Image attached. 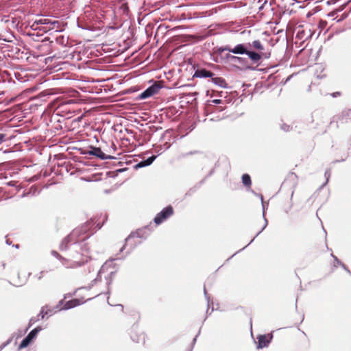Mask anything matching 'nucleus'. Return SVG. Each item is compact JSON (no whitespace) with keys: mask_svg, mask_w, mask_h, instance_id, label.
Returning a JSON list of instances; mask_svg holds the SVG:
<instances>
[{"mask_svg":"<svg viewBox=\"0 0 351 351\" xmlns=\"http://www.w3.org/2000/svg\"><path fill=\"white\" fill-rule=\"evenodd\" d=\"M101 227L100 223H97L95 218L90 219L81 226L75 228L63 239L60 244V250H66L70 243H76L86 240L93 234V232L100 229Z\"/></svg>","mask_w":351,"mask_h":351,"instance_id":"f257e3e1","label":"nucleus"},{"mask_svg":"<svg viewBox=\"0 0 351 351\" xmlns=\"http://www.w3.org/2000/svg\"><path fill=\"white\" fill-rule=\"evenodd\" d=\"M219 51L220 52L227 51L235 54H246L254 62H258L262 58L267 59L269 58V54L267 53L259 54L249 50L247 46L245 44H238L233 48L230 46H225L219 48Z\"/></svg>","mask_w":351,"mask_h":351,"instance_id":"f03ea898","label":"nucleus"},{"mask_svg":"<svg viewBox=\"0 0 351 351\" xmlns=\"http://www.w3.org/2000/svg\"><path fill=\"white\" fill-rule=\"evenodd\" d=\"M51 254L59 259L62 265L67 268H74L83 265L84 263L87 262V256L82 257L81 259L78 260L77 258L74 257L73 260H70L62 256L58 252L56 251H52Z\"/></svg>","mask_w":351,"mask_h":351,"instance_id":"7ed1b4c3","label":"nucleus"},{"mask_svg":"<svg viewBox=\"0 0 351 351\" xmlns=\"http://www.w3.org/2000/svg\"><path fill=\"white\" fill-rule=\"evenodd\" d=\"M173 214V208L171 206H168L161 210L155 217L154 221L156 224L159 225L168 219L170 216Z\"/></svg>","mask_w":351,"mask_h":351,"instance_id":"20e7f679","label":"nucleus"},{"mask_svg":"<svg viewBox=\"0 0 351 351\" xmlns=\"http://www.w3.org/2000/svg\"><path fill=\"white\" fill-rule=\"evenodd\" d=\"M161 87L162 86L158 84V82H156L152 86L148 87L145 90H144L139 95V98L141 99H144L150 97L158 93Z\"/></svg>","mask_w":351,"mask_h":351,"instance_id":"39448f33","label":"nucleus"},{"mask_svg":"<svg viewBox=\"0 0 351 351\" xmlns=\"http://www.w3.org/2000/svg\"><path fill=\"white\" fill-rule=\"evenodd\" d=\"M60 305H57L55 307H50L49 306H43L40 311V315L42 319H44L45 317L51 316L53 314L61 311Z\"/></svg>","mask_w":351,"mask_h":351,"instance_id":"423d86ee","label":"nucleus"},{"mask_svg":"<svg viewBox=\"0 0 351 351\" xmlns=\"http://www.w3.org/2000/svg\"><path fill=\"white\" fill-rule=\"evenodd\" d=\"M84 302L85 300L82 299H73L65 302H64L63 300H61L60 302V305L61 306L62 310H66L82 304Z\"/></svg>","mask_w":351,"mask_h":351,"instance_id":"0eeeda50","label":"nucleus"},{"mask_svg":"<svg viewBox=\"0 0 351 351\" xmlns=\"http://www.w3.org/2000/svg\"><path fill=\"white\" fill-rule=\"evenodd\" d=\"M130 335L131 339L134 342L137 343H145V335L143 332L138 331L136 328H132L130 331Z\"/></svg>","mask_w":351,"mask_h":351,"instance_id":"6e6552de","label":"nucleus"},{"mask_svg":"<svg viewBox=\"0 0 351 351\" xmlns=\"http://www.w3.org/2000/svg\"><path fill=\"white\" fill-rule=\"evenodd\" d=\"M258 348H263L267 347L272 339V335H259L258 337Z\"/></svg>","mask_w":351,"mask_h":351,"instance_id":"1a4fd4ad","label":"nucleus"},{"mask_svg":"<svg viewBox=\"0 0 351 351\" xmlns=\"http://www.w3.org/2000/svg\"><path fill=\"white\" fill-rule=\"evenodd\" d=\"M89 154L90 155L95 156L102 160L114 158V157L104 154L99 147H93L91 151L89 152Z\"/></svg>","mask_w":351,"mask_h":351,"instance_id":"9d476101","label":"nucleus"},{"mask_svg":"<svg viewBox=\"0 0 351 351\" xmlns=\"http://www.w3.org/2000/svg\"><path fill=\"white\" fill-rule=\"evenodd\" d=\"M250 47H252L254 49L257 50L258 52H256V53H269V56H271V51H265L264 46L262 45L261 42L259 40H256L252 42V44H249Z\"/></svg>","mask_w":351,"mask_h":351,"instance_id":"9b49d317","label":"nucleus"},{"mask_svg":"<svg viewBox=\"0 0 351 351\" xmlns=\"http://www.w3.org/2000/svg\"><path fill=\"white\" fill-rule=\"evenodd\" d=\"M42 29L47 32L49 30L56 29V31H61V24L58 21H49L47 26L42 27Z\"/></svg>","mask_w":351,"mask_h":351,"instance_id":"f8f14e48","label":"nucleus"},{"mask_svg":"<svg viewBox=\"0 0 351 351\" xmlns=\"http://www.w3.org/2000/svg\"><path fill=\"white\" fill-rule=\"evenodd\" d=\"M213 75L214 74L211 71H207L206 69L197 70L195 72V75L197 77H212L213 76Z\"/></svg>","mask_w":351,"mask_h":351,"instance_id":"ddd939ff","label":"nucleus"},{"mask_svg":"<svg viewBox=\"0 0 351 351\" xmlns=\"http://www.w3.org/2000/svg\"><path fill=\"white\" fill-rule=\"evenodd\" d=\"M211 81L214 84H217V85H218V86H219L221 87H226V82L225 80L223 78L221 77H212Z\"/></svg>","mask_w":351,"mask_h":351,"instance_id":"4468645a","label":"nucleus"},{"mask_svg":"<svg viewBox=\"0 0 351 351\" xmlns=\"http://www.w3.org/2000/svg\"><path fill=\"white\" fill-rule=\"evenodd\" d=\"M156 158V156H152L148 158L147 160L141 161V162H139L137 165V166L140 167L148 166V165H151L154 162V160H155Z\"/></svg>","mask_w":351,"mask_h":351,"instance_id":"2eb2a0df","label":"nucleus"},{"mask_svg":"<svg viewBox=\"0 0 351 351\" xmlns=\"http://www.w3.org/2000/svg\"><path fill=\"white\" fill-rule=\"evenodd\" d=\"M32 342V341L27 336L19 346V350L27 348Z\"/></svg>","mask_w":351,"mask_h":351,"instance_id":"dca6fc26","label":"nucleus"},{"mask_svg":"<svg viewBox=\"0 0 351 351\" xmlns=\"http://www.w3.org/2000/svg\"><path fill=\"white\" fill-rule=\"evenodd\" d=\"M242 182L246 186H250L252 184L250 176L245 173L242 176Z\"/></svg>","mask_w":351,"mask_h":351,"instance_id":"f3484780","label":"nucleus"},{"mask_svg":"<svg viewBox=\"0 0 351 351\" xmlns=\"http://www.w3.org/2000/svg\"><path fill=\"white\" fill-rule=\"evenodd\" d=\"M40 330V328H36L32 330L28 335L27 337L33 341V340L36 337L38 332Z\"/></svg>","mask_w":351,"mask_h":351,"instance_id":"a211bd4d","label":"nucleus"},{"mask_svg":"<svg viewBox=\"0 0 351 351\" xmlns=\"http://www.w3.org/2000/svg\"><path fill=\"white\" fill-rule=\"evenodd\" d=\"M50 19L47 18H43L38 20V23H40V25H45L46 26L49 24Z\"/></svg>","mask_w":351,"mask_h":351,"instance_id":"6ab92c4d","label":"nucleus"},{"mask_svg":"<svg viewBox=\"0 0 351 351\" xmlns=\"http://www.w3.org/2000/svg\"><path fill=\"white\" fill-rule=\"evenodd\" d=\"M38 25H40V23H38V20H36L33 24L31 25V28L34 29V30H36V29H42V28H40L38 27Z\"/></svg>","mask_w":351,"mask_h":351,"instance_id":"aec40b11","label":"nucleus"},{"mask_svg":"<svg viewBox=\"0 0 351 351\" xmlns=\"http://www.w3.org/2000/svg\"><path fill=\"white\" fill-rule=\"evenodd\" d=\"M131 313H132L131 315L134 317V320L138 322L139 320V319H140L139 313L137 311H132Z\"/></svg>","mask_w":351,"mask_h":351,"instance_id":"412c9836","label":"nucleus"},{"mask_svg":"<svg viewBox=\"0 0 351 351\" xmlns=\"http://www.w3.org/2000/svg\"><path fill=\"white\" fill-rule=\"evenodd\" d=\"M343 116L351 119V109H348L343 112Z\"/></svg>","mask_w":351,"mask_h":351,"instance_id":"4be33fe9","label":"nucleus"},{"mask_svg":"<svg viewBox=\"0 0 351 351\" xmlns=\"http://www.w3.org/2000/svg\"><path fill=\"white\" fill-rule=\"evenodd\" d=\"M57 43L64 45V37L63 36H60L56 38Z\"/></svg>","mask_w":351,"mask_h":351,"instance_id":"5701e85b","label":"nucleus"},{"mask_svg":"<svg viewBox=\"0 0 351 351\" xmlns=\"http://www.w3.org/2000/svg\"><path fill=\"white\" fill-rule=\"evenodd\" d=\"M5 139V134H0V143L3 142Z\"/></svg>","mask_w":351,"mask_h":351,"instance_id":"b1692460","label":"nucleus"},{"mask_svg":"<svg viewBox=\"0 0 351 351\" xmlns=\"http://www.w3.org/2000/svg\"><path fill=\"white\" fill-rule=\"evenodd\" d=\"M326 25V21H321L319 23V26L322 28H324Z\"/></svg>","mask_w":351,"mask_h":351,"instance_id":"393cba45","label":"nucleus"},{"mask_svg":"<svg viewBox=\"0 0 351 351\" xmlns=\"http://www.w3.org/2000/svg\"><path fill=\"white\" fill-rule=\"evenodd\" d=\"M213 103L215 104H221V99H214V100H213Z\"/></svg>","mask_w":351,"mask_h":351,"instance_id":"a878e982","label":"nucleus"},{"mask_svg":"<svg viewBox=\"0 0 351 351\" xmlns=\"http://www.w3.org/2000/svg\"><path fill=\"white\" fill-rule=\"evenodd\" d=\"M340 95H341V93L340 92H335V93H333L332 94V96L334 97H337V96H340Z\"/></svg>","mask_w":351,"mask_h":351,"instance_id":"bb28decb","label":"nucleus"},{"mask_svg":"<svg viewBox=\"0 0 351 351\" xmlns=\"http://www.w3.org/2000/svg\"><path fill=\"white\" fill-rule=\"evenodd\" d=\"M6 343L5 344H3L2 346H0V351H1L3 350V348L5 346Z\"/></svg>","mask_w":351,"mask_h":351,"instance_id":"cd10ccee","label":"nucleus"},{"mask_svg":"<svg viewBox=\"0 0 351 351\" xmlns=\"http://www.w3.org/2000/svg\"><path fill=\"white\" fill-rule=\"evenodd\" d=\"M232 58H234V59H238V60H239V59H240V58L237 57V56H233V57H232Z\"/></svg>","mask_w":351,"mask_h":351,"instance_id":"c85d7f7f","label":"nucleus"}]
</instances>
